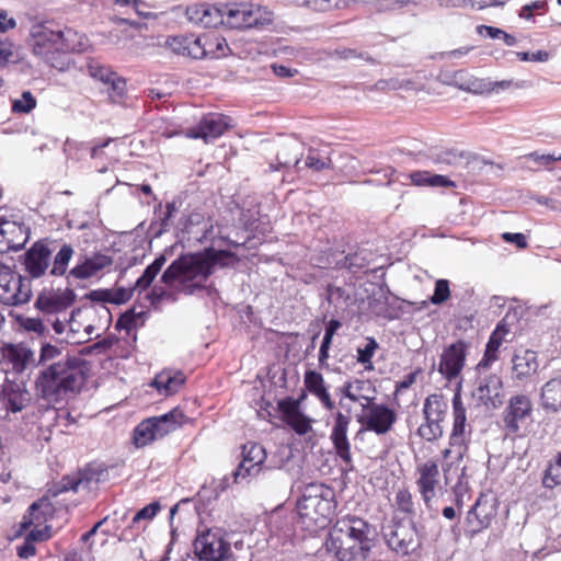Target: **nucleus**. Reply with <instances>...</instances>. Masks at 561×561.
I'll list each match as a JSON object with an SVG mask.
<instances>
[{
  "label": "nucleus",
  "mask_w": 561,
  "mask_h": 561,
  "mask_svg": "<svg viewBox=\"0 0 561 561\" xmlns=\"http://www.w3.org/2000/svg\"><path fill=\"white\" fill-rule=\"evenodd\" d=\"M443 422L434 419H424V422L417 428V435L427 442L437 440L443 436Z\"/></svg>",
  "instance_id": "nucleus-46"
},
{
  "label": "nucleus",
  "mask_w": 561,
  "mask_h": 561,
  "mask_svg": "<svg viewBox=\"0 0 561 561\" xmlns=\"http://www.w3.org/2000/svg\"><path fill=\"white\" fill-rule=\"evenodd\" d=\"M194 552L203 561H227L231 557V546L220 528H206L194 540Z\"/></svg>",
  "instance_id": "nucleus-7"
},
{
  "label": "nucleus",
  "mask_w": 561,
  "mask_h": 561,
  "mask_svg": "<svg viewBox=\"0 0 561 561\" xmlns=\"http://www.w3.org/2000/svg\"><path fill=\"white\" fill-rule=\"evenodd\" d=\"M390 533L385 534L388 546L402 554H408L419 547L416 528H389Z\"/></svg>",
  "instance_id": "nucleus-26"
},
{
  "label": "nucleus",
  "mask_w": 561,
  "mask_h": 561,
  "mask_svg": "<svg viewBox=\"0 0 561 561\" xmlns=\"http://www.w3.org/2000/svg\"><path fill=\"white\" fill-rule=\"evenodd\" d=\"M57 39L61 53H80L89 47V38L72 27L58 30Z\"/></svg>",
  "instance_id": "nucleus-30"
},
{
  "label": "nucleus",
  "mask_w": 561,
  "mask_h": 561,
  "mask_svg": "<svg viewBox=\"0 0 561 561\" xmlns=\"http://www.w3.org/2000/svg\"><path fill=\"white\" fill-rule=\"evenodd\" d=\"M416 488L426 508L431 510L439 486V468L437 461L430 459L416 467Z\"/></svg>",
  "instance_id": "nucleus-13"
},
{
  "label": "nucleus",
  "mask_w": 561,
  "mask_h": 561,
  "mask_svg": "<svg viewBox=\"0 0 561 561\" xmlns=\"http://www.w3.org/2000/svg\"><path fill=\"white\" fill-rule=\"evenodd\" d=\"M332 512V490L323 483H310L297 502L295 513L306 526H327Z\"/></svg>",
  "instance_id": "nucleus-3"
},
{
  "label": "nucleus",
  "mask_w": 561,
  "mask_h": 561,
  "mask_svg": "<svg viewBox=\"0 0 561 561\" xmlns=\"http://www.w3.org/2000/svg\"><path fill=\"white\" fill-rule=\"evenodd\" d=\"M453 82L459 89L474 94H490L493 89L490 79L477 78L463 69L455 71Z\"/></svg>",
  "instance_id": "nucleus-29"
},
{
  "label": "nucleus",
  "mask_w": 561,
  "mask_h": 561,
  "mask_svg": "<svg viewBox=\"0 0 561 561\" xmlns=\"http://www.w3.org/2000/svg\"><path fill=\"white\" fill-rule=\"evenodd\" d=\"M37 105V101L31 91H24L21 99L13 100L11 111L15 114H28Z\"/></svg>",
  "instance_id": "nucleus-50"
},
{
  "label": "nucleus",
  "mask_w": 561,
  "mask_h": 561,
  "mask_svg": "<svg viewBox=\"0 0 561 561\" xmlns=\"http://www.w3.org/2000/svg\"><path fill=\"white\" fill-rule=\"evenodd\" d=\"M277 409L282 413L283 421L298 435H306L311 430V419L297 409L294 398L287 397L277 402Z\"/></svg>",
  "instance_id": "nucleus-20"
},
{
  "label": "nucleus",
  "mask_w": 561,
  "mask_h": 561,
  "mask_svg": "<svg viewBox=\"0 0 561 561\" xmlns=\"http://www.w3.org/2000/svg\"><path fill=\"white\" fill-rule=\"evenodd\" d=\"M379 345L375 337L368 336L366 337V345L363 348L357 350V362L364 365L365 369L373 370V357L378 350Z\"/></svg>",
  "instance_id": "nucleus-48"
},
{
  "label": "nucleus",
  "mask_w": 561,
  "mask_h": 561,
  "mask_svg": "<svg viewBox=\"0 0 561 561\" xmlns=\"http://www.w3.org/2000/svg\"><path fill=\"white\" fill-rule=\"evenodd\" d=\"M224 251L206 249L202 252L186 253L174 260L163 272L162 283L167 286H176L187 295L205 287V282L213 274L219 256Z\"/></svg>",
  "instance_id": "nucleus-1"
},
{
  "label": "nucleus",
  "mask_w": 561,
  "mask_h": 561,
  "mask_svg": "<svg viewBox=\"0 0 561 561\" xmlns=\"http://www.w3.org/2000/svg\"><path fill=\"white\" fill-rule=\"evenodd\" d=\"M79 486H80V479L77 478L76 472H73L71 474L64 476L57 482H53L49 485V488L47 490V493L50 496L56 497L59 494L68 492V491H75L76 492V491H78Z\"/></svg>",
  "instance_id": "nucleus-45"
},
{
  "label": "nucleus",
  "mask_w": 561,
  "mask_h": 561,
  "mask_svg": "<svg viewBox=\"0 0 561 561\" xmlns=\"http://www.w3.org/2000/svg\"><path fill=\"white\" fill-rule=\"evenodd\" d=\"M304 387L308 393L319 400L324 409L333 410L334 402L331 398L329 386L320 371L307 369L304 374Z\"/></svg>",
  "instance_id": "nucleus-23"
},
{
  "label": "nucleus",
  "mask_w": 561,
  "mask_h": 561,
  "mask_svg": "<svg viewBox=\"0 0 561 561\" xmlns=\"http://www.w3.org/2000/svg\"><path fill=\"white\" fill-rule=\"evenodd\" d=\"M113 138H106L101 142L94 144L90 149V157L94 160H107V156L105 154V148L113 141Z\"/></svg>",
  "instance_id": "nucleus-62"
},
{
  "label": "nucleus",
  "mask_w": 561,
  "mask_h": 561,
  "mask_svg": "<svg viewBox=\"0 0 561 561\" xmlns=\"http://www.w3.org/2000/svg\"><path fill=\"white\" fill-rule=\"evenodd\" d=\"M51 250L44 240L34 242L24 253V271L32 278H39L47 272L51 261Z\"/></svg>",
  "instance_id": "nucleus-17"
},
{
  "label": "nucleus",
  "mask_w": 561,
  "mask_h": 561,
  "mask_svg": "<svg viewBox=\"0 0 561 561\" xmlns=\"http://www.w3.org/2000/svg\"><path fill=\"white\" fill-rule=\"evenodd\" d=\"M178 211V207L174 202L167 203L165 205V211L163 213V216L160 218L159 229L157 231V234H161L169 230L171 226V219L174 217L175 213Z\"/></svg>",
  "instance_id": "nucleus-58"
},
{
  "label": "nucleus",
  "mask_w": 561,
  "mask_h": 561,
  "mask_svg": "<svg viewBox=\"0 0 561 561\" xmlns=\"http://www.w3.org/2000/svg\"><path fill=\"white\" fill-rule=\"evenodd\" d=\"M495 517L496 512L494 506L486 501L478 500L474 506L468 512L467 522L469 524L477 522L479 526H491Z\"/></svg>",
  "instance_id": "nucleus-38"
},
{
  "label": "nucleus",
  "mask_w": 561,
  "mask_h": 561,
  "mask_svg": "<svg viewBox=\"0 0 561 561\" xmlns=\"http://www.w3.org/2000/svg\"><path fill=\"white\" fill-rule=\"evenodd\" d=\"M16 283L14 295L10 296V298H8V296L5 297L7 305L18 306L26 304L32 297L31 280L28 278L18 275Z\"/></svg>",
  "instance_id": "nucleus-44"
},
{
  "label": "nucleus",
  "mask_w": 561,
  "mask_h": 561,
  "mask_svg": "<svg viewBox=\"0 0 561 561\" xmlns=\"http://www.w3.org/2000/svg\"><path fill=\"white\" fill-rule=\"evenodd\" d=\"M198 520V508L196 504L185 499L180 501L170 510V524L179 526L191 525Z\"/></svg>",
  "instance_id": "nucleus-34"
},
{
  "label": "nucleus",
  "mask_w": 561,
  "mask_h": 561,
  "mask_svg": "<svg viewBox=\"0 0 561 561\" xmlns=\"http://www.w3.org/2000/svg\"><path fill=\"white\" fill-rule=\"evenodd\" d=\"M392 510L394 526H415L421 519L422 510L408 486L397 490Z\"/></svg>",
  "instance_id": "nucleus-10"
},
{
  "label": "nucleus",
  "mask_w": 561,
  "mask_h": 561,
  "mask_svg": "<svg viewBox=\"0 0 561 561\" xmlns=\"http://www.w3.org/2000/svg\"><path fill=\"white\" fill-rule=\"evenodd\" d=\"M84 316L88 321L84 332L89 335L100 330H106L112 321V313L104 305L87 308Z\"/></svg>",
  "instance_id": "nucleus-33"
},
{
  "label": "nucleus",
  "mask_w": 561,
  "mask_h": 561,
  "mask_svg": "<svg viewBox=\"0 0 561 561\" xmlns=\"http://www.w3.org/2000/svg\"><path fill=\"white\" fill-rule=\"evenodd\" d=\"M184 383L185 376L179 370H162L152 381L153 387H156L159 393L163 396L176 393Z\"/></svg>",
  "instance_id": "nucleus-32"
},
{
  "label": "nucleus",
  "mask_w": 561,
  "mask_h": 561,
  "mask_svg": "<svg viewBox=\"0 0 561 561\" xmlns=\"http://www.w3.org/2000/svg\"><path fill=\"white\" fill-rule=\"evenodd\" d=\"M443 422L434 419H424V422L417 428V435L427 442L437 440L443 436Z\"/></svg>",
  "instance_id": "nucleus-47"
},
{
  "label": "nucleus",
  "mask_w": 561,
  "mask_h": 561,
  "mask_svg": "<svg viewBox=\"0 0 561 561\" xmlns=\"http://www.w3.org/2000/svg\"><path fill=\"white\" fill-rule=\"evenodd\" d=\"M137 318L133 311L123 313L117 322H116V329L117 330H126L129 332L136 327Z\"/></svg>",
  "instance_id": "nucleus-63"
},
{
  "label": "nucleus",
  "mask_w": 561,
  "mask_h": 561,
  "mask_svg": "<svg viewBox=\"0 0 561 561\" xmlns=\"http://www.w3.org/2000/svg\"><path fill=\"white\" fill-rule=\"evenodd\" d=\"M84 382L82 360L73 357L54 363L41 371L36 389L46 401L58 403L79 392Z\"/></svg>",
  "instance_id": "nucleus-2"
},
{
  "label": "nucleus",
  "mask_w": 561,
  "mask_h": 561,
  "mask_svg": "<svg viewBox=\"0 0 561 561\" xmlns=\"http://www.w3.org/2000/svg\"><path fill=\"white\" fill-rule=\"evenodd\" d=\"M358 422L365 430L377 435H385L392 430L397 422V413L386 404L374 403L367 407V413L359 416Z\"/></svg>",
  "instance_id": "nucleus-14"
},
{
  "label": "nucleus",
  "mask_w": 561,
  "mask_h": 561,
  "mask_svg": "<svg viewBox=\"0 0 561 561\" xmlns=\"http://www.w3.org/2000/svg\"><path fill=\"white\" fill-rule=\"evenodd\" d=\"M161 510V505L159 502H152L140 511H138L134 516L131 522L139 523L140 520H151Z\"/></svg>",
  "instance_id": "nucleus-57"
},
{
  "label": "nucleus",
  "mask_w": 561,
  "mask_h": 561,
  "mask_svg": "<svg viewBox=\"0 0 561 561\" xmlns=\"http://www.w3.org/2000/svg\"><path fill=\"white\" fill-rule=\"evenodd\" d=\"M18 322L21 329L30 333H35L37 336H43L46 332V327L39 318L19 316Z\"/></svg>",
  "instance_id": "nucleus-51"
},
{
  "label": "nucleus",
  "mask_w": 561,
  "mask_h": 561,
  "mask_svg": "<svg viewBox=\"0 0 561 561\" xmlns=\"http://www.w3.org/2000/svg\"><path fill=\"white\" fill-rule=\"evenodd\" d=\"M113 264L111 256L94 253L91 256L85 257L81 263L77 264L69 271L70 276L76 279H87L95 276L98 273Z\"/></svg>",
  "instance_id": "nucleus-25"
},
{
  "label": "nucleus",
  "mask_w": 561,
  "mask_h": 561,
  "mask_svg": "<svg viewBox=\"0 0 561 561\" xmlns=\"http://www.w3.org/2000/svg\"><path fill=\"white\" fill-rule=\"evenodd\" d=\"M55 514V507L47 496L34 502L24 515L19 526H42L49 522Z\"/></svg>",
  "instance_id": "nucleus-28"
},
{
  "label": "nucleus",
  "mask_w": 561,
  "mask_h": 561,
  "mask_svg": "<svg viewBox=\"0 0 561 561\" xmlns=\"http://www.w3.org/2000/svg\"><path fill=\"white\" fill-rule=\"evenodd\" d=\"M188 21L203 27L224 25V9L208 3H194L186 8Z\"/></svg>",
  "instance_id": "nucleus-22"
},
{
  "label": "nucleus",
  "mask_w": 561,
  "mask_h": 561,
  "mask_svg": "<svg viewBox=\"0 0 561 561\" xmlns=\"http://www.w3.org/2000/svg\"><path fill=\"white\" fill-rule=\"evenodd\" d=\"M186 420L184 412L174 408L168 413L142 420L133 431V444L144 448L180 428Z\"/></svg>",
  "instance_id": "nucleus-5"
},
{
  "label": "nucleus",
  "mask_w": 561,
  "mask_h": 561,
  "mask_svg": "<svg viewBox=\"0 0 561 561\" xmlns=\"http://www.w3.org/2000/svg\"><path fill=\"white\" fill-rule=\"evenodd\" d=\"M450 297L449 282L447 279H438L435 283L434 294L431 297V302L440 305L448 300Z\"/></svg>",
  "instance_id": "nucleus-55"
},
{
  "label": "nucleus",
  "mask_w": 561,
  "mask_h": 561,
  "mask_svg": "<svg viewBox=\"0 0 561 561\" xmlns=\"http://www.w3.org/2000/svg\"><path fill=\"white\" fill-rule=\"evenodd\" d=\"M241 456L242 459L233 472V480L236 483L245 478L257 476L262 470V466L264 465L267 455L265 448L261 444L248 442L242 445Z\"/></svg>",
  "instance_id": "nucleus-11"
},
{
  "label": "nucleus",
  "mask_w": 561,
  "mask_h": 561,
  "mask_svg": "<svg viewBox=\"0 0 561 561\" xmlns=\"http://www.w3.org/2000/svg\"><path fill=\"white\" fill-rule=\"evenodd\" d=\"M61 350L50 343H44L41 347L39 364L56 359L60 356Z\"/></svg>",
  "instance_id": "nucleus-59"
},
{
  "label": "nucleus",
  "mask_w": 561,
  "mask_h": 561,
  "mask_svg": "<svg viewBox=\"0 0 561 561\" xmlns=\"http://www.w3.org/2000/svg\"><path fill=\"white\" fill-rule=\"evenodd\" d=\"M453 427L449 434V447L442 451L444 459H448L453 453L456 454L458 461H461L468 451L470 436L472 433L470 424L467 422V410L462 401L460 390L454 393L453 400Z\"/></svg>",
  "instance_id": "nucleus-6"
},
{
  "label": "nucleus",
  "mask_w": 561,
  "mask_h": 561,
  "mask_svg": "<svg viewBox=\"0 0 561 561\" xmlns=\"http://www.w3.org/2000/svg\"><path fill=\"white\" fill-rule=\"evenodd\" d=\"M345 0H302L304 5L319 12H327L335 8H341L342 5H345Z\"/></svg>",
  "instance_id": "nucleus-54"
},
{
  "label": "nucleus",
  "mask_w": 561,
  "mask_h": 561,
  "mask_svg": "<svg viewBox=\"0 0 561 561\" xmlns=\"http://www.w3.org/2000/svg\"><path fill=\"white\" fill-rule=\"evenodd\" d=\"M329 57L333 59H364V54L358 53L356 49L353 48H336L333 51L329 53Z\"/></svg>",
  "instance_id": "nucleus-60"
},
{
  "label": "nucleus",
  "mask_w": 561,
  "mask_h": 561,
  "mask_svg": "<svg viewBox=\"0 0 561 561\" xmlns=\"http://www.w3.org/2000/svg\"><path fill=\"white\" fill-rule=\"evenodd\" d=\"M230 127V118L219 113H208L193 127L185 130L191 139H203L205 142L217 139Z\"/></svg>",
  "instance_id": "nucleus-12"
},
{
  "label": "nucleus",
  "mask_w": 561,
  "mask_h": 561,
  "mask_svg": "<svg viewBox=\"0 0 561 561\" xmlns=\"http://www.w3.org/2000/svg\"><path fill=\"white\" fill-rule=\"evenodd\" d=\"M548 10L547 0H536L522 7L518 15L525 20H531L534 12L545 13Z\"/></svg>",
  "instance_id": "nucleus-56"
},
{
  "label": "nucleus",
  "mask_w": 561,
  "mask_h": 561,
  "mask_svg": "<svg viewBox=\"0 0 561 561\" xmlns=\"http://www.w3.org/2000/svg\"><path fill=\"white\" fill-rule=\"evenodd\" d=\"M327 546L340 561H367L371 554V539L362 528H330Z\"/></svg>",
  "instance_id": "nucleus-4"
},
{
  "label": "nucleus",
  "mask_w": 561,
  "mask_h": 561,
  "mask_svg": "<svg viewBox=\"0 0 561 561\" xmlns=\"http://www.w3.org/2000/svg\"><path fill=\"white\" fill-rule=\"evenodd\" d=\"M533 403L526 394H515L508 400L503 412L504 427L510 434H516L531 422Z\"/></svg>",
  "instance_id": "nucleus-9"
},
{
  "label": "nucleus",
  "mask_w": 561,
  "mask_h": 561,
  "mask_svg": "<svg viewBox=\"0 0 561 561\" xmlns=\"http://www.w3.org/2000/svg\"><path fill=\"white\" fill-rule=\"evenodd\" d=\"M88 71L92 78L111 85V89L116 92L117 95H123L126 88V81L116 72L112 71L110 68L101 65L98 61L90 62L88 65Z\"/></svg>",
  "instance_id": "nucleus-31"
},
{
  "label": "nucleus",
  "mask_w": 561,
  "mask_h": 561,
  "mask_svg": "<svg viewBox=\"0 0 561 561\" xmlns=\"http://www.w3.org/2000/svg\"><path fill=\"white\" fill-rule=\"evenodd\" d=\"M448 409L445 397L440 393L427 396L423 404L424 419H434L444 421Z\"/></svg>",
  "instance_id": "nucleus-37"
},
{
  "label": "nucleus",
  "mask_w": 561,
  "mask_h": 561,
  "mask_svg": "<svg viewBox=\"0 0 561 561\" xmlns=\"http://www.w3.org/2000/svg\"><path fill=\"white\" fill-rule=\"evenodd\" d=\"M28 528H20L15 534V538L24 537L22 545L16 547V553L21 559H28L36 553L35 543L45 541L50 538V528H33L25 533Z\"/></svg>",
  "instance_id": "nucleus-27"
},
{
  "label": "nucleus",
  "mask_w": 561,
  "mask_h": 561,
  "mask_svg": "<svg viewBox=\"0 0 561 561\" xmlns=\"http://www.w3.org/2000/svg\"><path fill=\"white\" fill-rule=\"evenodd\" d=\"M502 239L508 243H514L518 249H526L528 247L525 234L520 232H504Z\"/></svg>",
  "instance_id": "nucleus-64"
},
{
  "label": "nucleus",
  "mask_w": 561,
  "mask_h": 561,
  "mask_svg": "<svg viewBox=\"0 0 561 561\" xmlns=\"http://www.w3.org/2000/svg\"><path fill=\"white\" fill-rule=\"evenodd\" d=\"M541 485L547 490L561 486V450L548 460L541 474Z\"/></svg>",
  "instance_id": "nucleus-36"
},
{
  "label": "nucleus",
  "mask_w": 561,
  "mask_h": 561,
  "mask_svg": "<svg viewBox=\"0 0 561 561\" xmlns=\"http://www.w3.org/2000/svg\"><path fill=\"white\" fill-rule=\"evenodd\" d=\"M468 344L458 340L447 346L440 355L438 371L449 381L461 373L467 356Z\"/></svg>",
  "instance_id": "nucleus-18"
},
{
  "label": "nucleus",
  "mask_w": 561,
  "mask_h": 561,
  "mask_svg": "<svg viewBox=\"0 0 561 561\" xmlns=\"http://www.w3.org/2000/svg\"><path fill=\"white\" fill-rule=\"evenodd\" d=\"M57 35L58 31L43 27L34 34V51L36 54L58 51L59 41L57 39Z\"/></svg>",
  "instance_id": "nucleus-39"
},
{
  "label": "nucleus",
  "mask_w": 561,
  "mask_h": 561,
  "mask_svg": "<svg viewBox=\"0 0 561 561\" xmlns=\"http://www.w3.org/2000/svg\"><path fill=\"white\" fill-rule=\"evenodd\" d=\"M351 416L337 411L334 414V423L330 434V440L334 447L336 456L350 469L353 468V459L351 453V443L347 437Z\"/></svg>",
  "instance_id": "nucleus-16"
},
{
  "label": "nucleus",
  "mask_w": 561,
  "mask_h": 561,
  "mask_svg": "<svg viewBox=\"0 0 561 561\" xmlns=\"http://www.w3.org/2000/svg\"><path fill=\"white\" fill-rule=\"evenodd\" d=\"M164 47L178 56L192 59L205 58V50L199 44V36L195 34H180L168 36Z\"/></svg>",
  "instance_id": "nucleus-21"
},
{
  "label": "nucleus",
  "mask_w": 561,
  "mask_h": 561,
  "mask_svg": "<svg viewBox=\"0 0 561 561\" xmlns=\"http://www.w3.org/2000/svg\"><path fill=\"white\" fill-rule=\"evenodd\" d=\"M73 248L71 244L65 243L54 256L53 266L49 271L51 276H62L67 272L68 264L73 256Z\"/></svg>",
  "instance_id": "nucleus-42"
},
{
  "label": "nucleus",
  "mask_w": 561,
  "mask_h": 561,
  "mask_svg": "<svg viewBox=\"0 0 561 561\" xmlns=\"http://www.w3.org/2000/svg\"><path fill=\"white\" fill-rule=\"evenodd\" d=\"M76 301L72 289H43L36 300L35 308L44 314H58L65 312Z\"/></svg>",
  "instance_id": "nucleus-15"
},
{
  "label": "nucleus",
  "mask_w": 561,
  "mask_h": 561,
  "mask_svg": "<svg viewBox=\"0 0 561 561\" xmlns=\"http://www.w3.org/2000/svg\"><path fill=\"white\" fill-rule=\"evenodd\" d=\"M134 288H113L111 289L112 304L121 305L127 302L133 296Z\"/></svg>",
  "instance_id": "nucleus-61"
},
{
  "label": "nucleus",
  "mask_w": 561,
  "mask_h": 561,
  "mask_svg": "<svg viewBox=\"0 0 561 561\" xmlns=\"http://www.w3.org/2000/svg\"><path fill=\"white\" fill-rule=\"evenodd\" d=\"M164 263L165 257L163 255L156 257V260L146 267L142 275L137 279L134 289H138L139 291L147 289L152 284Z\"/></svg>",
  "instance_id": "nucleus-43"
},
{
  "label": "nucleus",
  "mask_w": 561,
  "mask_h": 561,
  "mask_svg": "<svg viewBox=\"0 0 561 561\" xmlns=\"http://www.w3.org/2000/svg\"><path fill=\"white\" fill-rule=\"evenodd\" d=\"M539 370L537 352L519 347L511 358L510 380L515 387H526L531 383Z\"/></svg>",
  "instance_id": "nucleus-8"
},
{
  "label": "nucleus",
  "mask_w": 561,
  "mask_h": 561,
  "mask_svg": "<svg viewBox=\"0 0 561 561\" xmlns=\"http://www.w3.org/2000/svg\"><path fill=\"white\" fill-rule=\"evenodd\" d=\"M502 344H499L495 340H489L485 346V351L482 359L479 362L478 366L482 368H489L493 363H495L500 358V347Z\"/></svg>",
  "instance_id": "nucleus-52"
},
{
  "label": "nucleus",
  "mask_w": 561,
  "mask_h": 561,
  "mask_svg": "<svg viewBox=\"0 0 561 561\" xmlns=\"http://www.w3.org/2000/svg\"><path fill=\"white\" fill-rule=\"evenodd\" d=\"M1 355L3 363L14 373L24 371L27 365L34 362L33 351L22 343L4 344L1 347Z\"/></svg>",
  "instance_id": "nucleus-24"
},
{
  "label": "nucleus",
  "mask_w": 561,
  "mask_h": 561,
  "mask_svg": "<svg viewBox=\"0 0 561 561\" xmlns=\"http://www.w3.org/2000/svg\"><path fill=\"white\" fill-rule=\"evenodd\" d=\"M541 405L547 411L561 409V375L548 380L541 388Z\"/></svg>",
  "instance_id": "nucleus-35"
},
{
  "label": "nucleus",
  "mask_w": 561,
  "mask_h": 561,
  "mask_svg": "<svg viewBox=\"0 0 561 561\" xmlns=\"http://www.w3.org/2000/svg\"><path fill=\"white\" fill-rule=\"evenodd\" d=\"M331 163V159L317 149H310L305 160L306 167L317 172L329 169Z\"/></svg>",
  "instance_id": "nucleus-49"
},
{
  "label": "nucleus",
  "mask_w": 561,
  "mask_h": 561,
  "mask_svg": "<svg viewBox=\"0 0 561 561\" xmlns=\"http://www.w3.org/2000/svg\"><path fill=\"white\" fill-rule=\"evenodd\" d=\"M296 518L295 511L285 505H279L271 512H265L262 522L266 526H287L296 523Z\"/></svg>",
  "instance_id": "nucleus-40"
},
{
  "label": "nucleus",
  "mask_w": 561,
  "mask_h": 561,
  "mask_svg": "<svg viewBox=\"0 0 561 561\" xmlns=\"http://www.w3.org/2000/svg\"><path fill=\"white\" fill-rule=\"evenodd\" d=\"M103 470L93 463H88L83 468L76 471L77 478L80 479V485L88 486L92 481H99Z\"/></svg>",
  "instance_id": "nucleus-53"
},
{
  "label": "nucleus",
  "mask_w": 561,
  "mask_h": 561,
  "mask_svg": "<svg viewBox=\"0 0 561 561\" xmlns=\"http://www.w3.org/2000/svg\"><path fill=\"white\" fill-rule=\"evenodd\" d=\"M199 44L205 50V58H219L226 55L229 49L226 39L218 35L199 36Z\"/></svg>",
  "instance_id": "nucleus-41"
},
{
  "label": "nucleus",
  "mask_w": 561,
  "mask_h": 561,
  "mask_svg": "<svg viewBox=\"0 0 561 561\" xmlns=\"http://www.w3.org/2000/svg\"><path fill=\"white\" fill-rule=\"evenodd\" d=\"M224 25L230 28H248L256 25L260 12L253 4L229 3L224 7Z\"/></svg>",
  "instance_id": "nucleus-19"
}]
</instances>
